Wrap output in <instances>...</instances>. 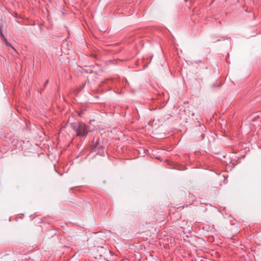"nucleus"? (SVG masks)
Wrapping results in <instances>:
<instances>
[{"label": "nucleus", "mask_w": 261, "mask_h": 261, "mask_svg": "<svg viewBox=\"0 0 261 261\" xmlns=\"http://www.w3.org/2000/svg\"><path fill=\"white\" fill-rule=\"evenodd\" d=\"M1 34V37L3 38L4 41L5 42V43H6V44L8 45V46H11V44L10 43H9L7 41V40L6 39V38H5L4 37V35L3 34Z\"/></svg>", "instance_id": "7ed1b4c3"}, {"label": "nucleus", "mask_w": 261, "mask_h": 261, "mask_svg": "<svg viewBox=\"0 0 261 261\" xmlns=\"http://www.w3.org/2000/svg\"><path fill=\"white\" fill-rule=\"evenodd\" d=\"M70 125L72 129L76 132V136H86L89 132L87 126L83 122H73Z\"/></svg>", "instance_id": "f257e3e1"}, {"label": "nucleus", "mask_w": 261, "mask_h": 261, "mask_svg": "<svg viewBox=\"0 0 261 261\" xmlns=\"http://www.w3.org/2000/svg\"><path fill=\"white\" fill-rule=\"evenodd\" d=\"M147 31H149V32L156 31V32H164L165 31H163V30H161V28H160L159 27H156V28H149L148 30Z\"/></svg>", "instance_id": "f03ea898"}]
</instances>
